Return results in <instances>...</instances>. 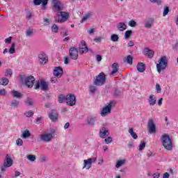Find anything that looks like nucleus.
I'll return each instance as SVG.
<instances>
[{
    "instance_id": "obj_25",
    "label": "nucleus",
    "mask_w": 178,
    "mask_h": 178,
    "mask_svg": "<svg viewBox=\"0 0 178 178\" xmlns=\"http://www.w3.org/2000/svg\"><path fill=\"white\" fill-rule=\"evenodd\" d=\"M126 162L127 161L124 159L117 161L115 163L116 169H119L120 168H122V166H124L126 165Z\"/></svg>"
},
{
    "instance_id": "obj_36",
    "label": "nucleus",
    "mask_w": 178,
    "mask_h": 178,
    "mask_svg": "<svg viewBox=\"0 0 178 178\" xmlns=\"http://www.w3.org/2000/svg\"><path fill=\"white\" fill-rule=\"evenodd\" d=\"M111 40L113 41V42H118V41H119V35L117 34H113L111 36Z\"/></svg>"
},
{
    "instance_id": "obj_58",
    "label": "nucleus",
    "mask_w": 178,
    "mask_h": 178,
    "mask_svg": "<svg viewBox=\"0 0 178 178\" xmlns=\"http://www.w3.org/2000/svg\"><path fill=\"white\" fill-rule=\"evenodd\" d=\"M96 60L97 62H101L102 60V56L101 55H99V54H97L96 56Z\"/></svg>"
},
{
    "instance_id": "obj_1",
    "label": "nucleus",
    "mask_w": 178,
    "mask_h": 178,
    "mask_svg": "<svg viewBox=\"0 0 178 178\" xmlns=\"http://www.w3.org/2000/svg\"><path fill=\"white\" fill-rule=\"evenodd\" d=\"M53 5V10L58 12V14L56 18L58 23H63L69 19V13L66 12H62L63 10V4L59 0H51Z\"/></svg>"
},
{
    "instance_id": "obj_3",
    "label": "nucleus",
    "mask_w": 178,
    "mask_h": 178,
    "mask_svg": "<svg viewBox=\"0 0 178 178\" xmlns=\"http://www.w3.org/2000/svg\"><path fill=\"white\" fill-rule=\"evenodd\" d=\"M116 105V102L111 101L106 104V105L102 108L100 115L102 116V118H105L106 116H108V115H111V113L112 112V109L115 108Z\"/></svg>"
},
{
    "instance_id": "obj_12",
    "label": "nucleus",
    "mask_w": 178,
    "mask_h": 178,
    "mask_svg": "<svg viewBox=\"0 0 178 178\" xmlns=\"http://www.w3.org/2000/svg\"><path fill=\"white\" fill-rule=\"evenodd\" d=\"M105 74L101 72L95 81V86H102L105 83Z\"/></svg>"
},
{
    "instance_id": "obj_34",
    "label": "nucleus",
    "mask_w": 178,
    "mask_h": 178,
    "mask_svg": "<svg viewBox=\"0 0 178 178\" xmlns=\"http://www.w3.org/2000/svg\"><path fill=\"white\" fill-rule=\"evenodd\" d=\"M51 32L52 33H56L59 32V26L58 25H56V24H54L51 26Z\"/></svg>"
},
{
    "instance_id": "obj_7",
    "label": "nucleus",
    "mask_w": 178,
    "mask_h": 178,
    "mask_svg": "<svg viewBox=\"0 0 178 178\" xmlns=\"http://www.w3.org/2000/svg\"><path fill=\"white\" fill-rule=\"evenodd\" d=\"M40 88L42 91H47L48 90V83L44 80L37 81L35 85V90Z\"/></svg>"
},
{
    "instance_id": "obj_32",
    "label": "nucleus",
    "mask_w": 178,
    "mask_h": 178,
    "mask_svg": "<svg viewBox=\"0 0 178 178\" xmlns=\"http://www.w3.org/2000/svg\"><path fill=\"white\" fill-rule=\"evenodd\" d=\"M8 84H9L8 78L2 77L0 79V86H8Z\"/></svg>"
},
{
    "instance_id": "obj_2",
    "label": "nucleus",
    "mask_w": 178,
    "mask_h": 178,
    "mask_svg": "<svg viewBox=\"0 0 178 178\" xmlns=\"http://www.w3.org/2000/svg\"><path fill=\"white\" fill-rule=\"evenodd\" d=\"M161 144L167 151H172L173 148V143H172V139L169 135L164 134L161 138Z\"/></svg>"
},
{
    "instance_id": "obj_27",
    "label": "nucleus",
    "mask_w": 178,
    "mask_h": 178,
    "mask_svg": "<svg viewBox=\"0 0 178 178\" xmlns=\"http://www.w3.org/2000/svg\"><path fill=\"white\" fill-rule=\"evenodd\" d=\"M67 97V95H59L58 97V102H59V104H65V102L66 103Z\"/></svg>"
},
{
    "instance_id": "obj_21",
    "label": "nucleus",
    "mask_w": 178,
    "mask_h": 178,
    "mask_svg": "<svg viewBox=\"0 0 178 178\" xmlns=\"http://www.w3.org/2000/svg\"><path fill=\"white\" fill-rule=\"evenodd\" d=\"M33 3L36 6L41 5L42 3L43 10H45L47 5H48V0H33Z\"/></svg>"
},
{
    "instance_id": "obj_26",
    "label": "nucleus",
    "mask_w": 178,
    "mask_h": 178,
    "mask_svg": "<svg viewBox=\"0 0 178 178\" xmlns=\"http://www.w3.org/2000/svg\"><path fill=\"white\" fill-rule=\"evenodd\" d=\"M117 29L119 31H124L127 29V25L124 22H120L117 25Z\"/></svg>"
},
{
    "instance_id": "obj_16",
    "label": "nucleus",
    "mask_w": 178,
    "mask_h": 178,
    "mask_svg": "<svg viewBox=\"0 0 178 178\" xmlns=\"http://www.w3.org/2000/svg\"><path fill=\"white\" fill-rule=\"evenodd\" d=\"M154 23H155V19L152 17H149L145 20L144 26L145 29H152Z\"/></svg>"
},
{
    "instance_id": "obj_55",
    "label": "nucleus",
    "mask_w": 178,
    "mask_h": 178,
    "mask_svg": "<svg viewBox=\"0 0 178 178\" xmlns=\"http://www.w3.org/2000/svg\"><path fill=\"white\" fill-rule=\"evenodd\" d=\"M26 19H28V20H30V19H31V17H33V14H31V13H30V12H28V13H26Z\"/></svg>"
},
{
    "instance_id": "obj_46",
    "label": "nucleus",
    "mask_w": 178,
    "mask_h": 178,
    "mask_svg": "<svg viewBox=\"0 0 178 178\" xmlns=\"http://www.w3.org/2000/svg\"><path fill=\"white\" fill-rule=\"evenodd\" d=\"M151 3H156V5H162V0H149Z\"/></svg>"
},
{
    "instance_id": "obj_60",
    "label": "nucleus",
    "mask_w": 178,
    "mask_h": 178,
    "mask_svg": "<svg viewBox=\"0 0 178 178\" xmlns=\"http://www.w3.org/2000/svg\"><path fill=\"white\" fill-rule=\"evenodd\" d=\"M21 175H22V173L20 172L15 171V174L13 177H19V176H20Z\"/></svg>"
},
{
    "instance_id": "obj_4",
    "label": "nucleus",
    "mask_w": 178,
    "mask_h": 178,
    "mask_svg": "<svg viewBox=\"0 0 178 178\" xmlns=\"http://www.w3.org/2000/svg\"><path fill=\"white\" fill-rule=\"evenodd\" d=\"M56 131L54 129H51L50 132L41 134L40 136L41 141H44V143H51Z\"/></svg>"
},
{
    "instance_id": "obj_31",
    "label": "nucleus",
    "mask_w": 178,
    "mask_h": 178,
    "mask_svg": "<svg viewBox=\"0 0 178 178\" xmlns=\"http://www.w3.org/2000/svg\"><path fill=\"white\" fill-rule=\"evenodd\" d=\"M94 16L93 13H88L86 15L83 16V19H81V23H84V22H86V20H88V19H91Z\"/></svg>"
},
{
    "instance_id": "obj_10",
    "label": "nucleus",
    "mask_w": 178,
    "mask_h": 178,
    "mask_svg": "<svg viewBox=\"0 0 178 178\" xmlns=\"http://www.w3.org/2000/svg\"><path fill=\"white\" fill-rule=\"evenodd\" d=\"M35 81V79L34 78V76H29L24 79V83L26 86V87H29V88H31V87L34 86Z\"/></svg>"
},
{
    "instance_id": "obj_63",
    "label": "nucleus",
    "mask_w": 178,
    "mask_h": 178,
    "mask_svg": "<svg viewBox=\"0 0 178 178\" xmlns=\"http://www.w3.org/2000/svg\"><path fill=\"white\" fill-rule=\"evenodd\" d=\"M170 176V175H169L168 172H165V173L163 174V178H169Z\"/></svg>"
},
{
    "instance_id": "obj_39",
    "label": "nucleus",
    "mask_w": 178,
    "mask_h": 178,
    "mask_svg": "<svg viewBox=\"0 0 178 178\" xmlns=\"http://www.w3.org/2000/svg\"><path fill=\"white\" fill-rule=\"evenodd\" d=\"M10 106H12L13 108H17L19 106V101L13 100L10 103Z\"/></svg>"
},
{
    "instance_id": "obj_18",
    "label": "nucleus",
    "mask_w": 178,
    "mask_h": 178,
    "mask_svg": "<svg viewBox=\"0 0 178 178\" xmlns=\"http://www.w3.org/2000/svg\"><path fill=\"white\" fill-rule=\"evenodd\" d=\"M49 118L51 120V122H58V118H59V115L58 112L55 110H52L49 113Z\"/></svg>"
},
{
    "instance_id": "obj_17",
    "label": "nucleus",
    "mask_w": 178,
    "mask_h": 178,
    "mask_svg": "<svg viewBox=\"0 0 178 178\" xmlns=\"http://www.w3.org/2000/svg\"><path fill=\"white\" fill-rule=\"evenodd\" d=\"M70 56L72 59L76 60L79 58V51L74 47L70 49Z\"/></svg>"
},
{
    "instance_id": "obj_19",
    "label": "nucleus",
    "mask_w": 178,
    "mask_h": 178,
    "mask_svg": "<svg viewBox=\"0 0 178 178\" xmlns=\"http://www.w3.org/2000/svg\"><path fill=\"white\" fill-rule=\"evenodd\" d=\"M3 165H4V166H6L7 168H10V166H12V165H13V159H12V156H10V155L7 154L6 156Z\"/></svg>"
},
{
    "instance_id": "obj_61",
    "label": "nucleus",
    "mask_w": 178,
    "mask_h": 178,
    "mask_svg": "<svg viewBox=\"0 0 178 178\" xmlns=\"http://www.w3.org/2000/svg\"><path fill=\"white\" fill-rule=\"evenodd\" d=\"M94 33H95V29H90L88 30V33L91 35V34H94Z\"/></svg>"
},
{
    "instance_id": "obj_22",
    "label": "nucleus",
    "mask_w": 178,
    "mask_h": 178,
    "mask_svg": "<svg viewBox=\"0 0 178 178\" xmlns=\"http://www.w3.org/2000/svg\"><path fill=\"white\" fill-rule=\"evenodd\" d=\"M31 137V133L29 129H26L22 131L21 138L23 140H27V138H30Z\"/></svg>"
},
{
    "instance_id": "obj_64",
    "label": "nucleus",
    "mask_w": 178,
    "mask_h": 178,
    "mask_svg": "<svg viewBox=\"0 0 178 178\" xmlns=\"http://www.w3.org/2000/svg\"><path fill=\"white\" fill-rule=\"evenodd\" d=\"M160 174L158 172H156L153 174V178H159Z\"/></svg>"
},
{
    "instance_id": "obj_30",
    "label": "nucleus",
    "mask_w": 178,
    "mask_h": 178,
    "mask_svg": "<svg viewBox=\"0 0 178 178\" xmlns=\"http://www.w3.org/2000/svg\"><path fill=\"white\" fill-rule=\"evenodd\" d=\"M128 133L130 134L131 137L134 138V140H137L138 138V136H137V134L134 132V129L133 128H129Z\"/></svg>"
},
{
    "instance_id": "obj_14",
    "label": "nucleus",
    "mask_w": 178,
    "mask_h": 178,
    "mask_svg": "<svg viewBox=\"0 0 178 178\" xmlns=\"http://www.w3.org/2000/svg\"><path fill=\"white\" fill-rule=\"evenodd\" d=\"M38 60L40 65H47V63L48 62V56L45 53H40L38 55Z\"/></svg>"
},
{
    "instance_id": "obj_8",
    "label": "nucleus",
    "mask_w": 178,
    "mask_h": 178,
    "mask_svg": "<svg viewBox=\"0 0 178 178\" xmlns=\"http://www.w3.org/2000/svg\"><path fill=\"white\" fill-rule=\"evenodd\" d=\"M98 122V115H92L86 118V124L88 126H95Z\"/></svg>"
},
{
    "instance_id": "obj_33",
    "label": "nucleus",
    "mask_w": 178,
    "mask_h": 178,
    "mask_svg": "<svg viewBox=\"0 0 178 178\" xmlns=\"http://www.w3.org/2000/svg\"><path fill=\"white\" fill-rule=\"evenodd\" d=\"M11 94L15 98H22V97H23V95H22L19 91L16 90L11 91Z\"/></svg>"
},
{
    "instance_id": "obj_28",
    "label": "nucleus",
    "mask_w": 178,
    "mask_h": 178,
    "mask_svg": "<svg viewBox=\"0 0 178 178\" xmlns=\"http://www.w3.org/2000/svg\"><path fill=\"white\" fill-rule=\"evenodd\" d=\"M112 72L110 73V76H113L114 74H116V73H118V70H119V65H118V63H114L112 65Z\"/></svg>"
},
{
    "instance_id": "obj_47",
    "label": "nucleus",
    "mask_w": 178,
    "mask_h": 178,
    "mask_svg": "<svg viewBox=\"0 0 178 178\" xmlns=\"http://www.w3.org/2000/svg\"><path fill=\"white\" fill-rule=\"evenodd\" d=\"M33 29H28L26 31V37H31V35H33Z\"/></svg>"
},
{
    "instance_id": "obj_23",
    "label": "nucleus",
    "mask_w": 178,
    "mask_h": 178,
    "mask_svg": "<svg viewBox=\"0 0 178 178\" xmlns=\"http://www.w3.org/2000/svg\"><path fill=\"white\" fill-rule=\"evenodd\" d=\"M144 55L147 56V58H153L154 57V51L149 49V48H145L143 51Z\"/></svg>"
},
{
    "instance_id": "obj_6",
    "label": "nucleus",
    "mask_w": 178,
    "mask_h": 178,
    "mask_svg": "<svg viewBox=\"0 0 178 178\" xmlns=\"http://www.w3.org/2000/svg\"><path fill=\"white\" fill-rule=\"evenodd\" d=\"M95 162H97V157H92L83 160L82 169H86V170H89V169H91L92 163H95Z\"/></svg>"
},
{
    "instance_id": "obj_56",
    "label": "nucleus",
    "mask_w": 178,
    "mask_h": 178,
    "mask_svg": "<svg viewBox=\"0 0 178 178\" xmlns=\"http://www.w3.org/2000/svg\"><path fill=\"white\" fill-rule=\"evenodd\" d=\"M6 44H10L12 42V36H10L9 38H6L5 40Z\"/></svg>"
},
{
    "instance_id": "obj_59",
    "label": "nucleus",
    "mask_w": 178,
    "mask_h": 178,
    "mask_svg": "<svg viewBox=\"0 0 178 178\" xmlns=\"http://www.w3.org/2000/svg\"><path fill=\"white\" fill-rule=\"evenodd\" d=\"M90 92H95L97 91V88L95 86H90Z\"/></svg>"
},
{
    "instance_id": "obj_42",
    "label": "nucleus",
    "mask_w": 178,
    "mask_h": 178,
    "mask_svg": "<svg viewBox=\"0 0 178 178\" xmlns=\"http://www.w3.org/2000/svg\"><path fill=\"white\" fill-rule=\"evenodd\" d=\"M145 145H146L145 142L141 141L139 145V151H143V149L145 148Z\"/></svg>"
},
{
    "instance_id": "obj_37",
    "label": "nucleus",
    "mask_w": 178,
    "mask_h": 178,
    "mask_svg": "<svg viewBox=\"0 0 178 178\" xmlns=\"http://www.w3.org/2000/svg\"><path fill=\"white\" fill-rule=\"evenodd\" d=\"M15 45L16 44H15V42L12 43L11 47L8 51L9 54H16V50L15 49Z\"/></svg>"
},
{
    "instance_id": "obj_15",
    "label": "nucleus",
    "mask_w": 178,
    "mask_h": 178,
    "mask_svg": "<svg viewBox=\"0 0 178 178\" xmlns=\"http://www.w3.org/2000/svg\"><path fill=\"white\" fill-rule=\"evenodd\" d=\"M53 74L54 77H57V79H60L63 75V69L60 67H56L54 69Z\"/></svg>"
},
{
    "instance_id": "obj_45",
    "label": "nucleus",
    "mask_w": 178,
    "mask_h": 178,
    "mask_svg": "<svg viewBox=\"0 0 178 178\" xmlns=\"http://www.w3.org/2000/svg\"><path fill=\"white\" fill-rule=\"evenodd\" d=\"M127 63H129V65H132L133 64V57L130 55H129L127 57Z\"/></svg>"
},
{
    "instance_id": "obj_51",
    "label": "nucleus",
    "mask_w": 178,
    "mask_h": 178,
    "mask_svg": "<svg viewBox=\"0 0 178 178\" xmlns=\"http://www.w3.org/2000/svg\"><path fill=\"white\" fill-rule=\"evenodd\" d=\"M43 119H44V118H42L41 116L38 117L35 120L36 124H40V123H42Z\"/></svg>"
},
{
    "instance_id": "obj_29",
    "label": "nucleus",
    "mask_w": 178,
    "mask_h": 178,
    "mask_svg": "<svg viewBox=\"0 0 178 178\" xmlns=\"http://www.w3.org/2000/svg\"><path fill=\"white\" fill-rule=\"evenodd\" d=\"M136 69L140 73H143V72H145V65L143 63H139L137 65Z\"/></svg>"
},
{
    "instance_id": "obj_57",
    "label": "nucleus",
    "mask_w": 178,
    "mask_h": 178,
    "mask_svg": "<svg viewBox=\"0 0 178 178\" xmlns=\"http://www.w3.org/2000/svg\"><path fill=\"white\" fill-rule=\"evenodd\" d=\"M51 83L55 84V83H58V77L55 76L51 79Z\"/></svg>"
},
{
    "instance_id": "obj_62",
    "label": "nucleus",
    "mask_w": 178,
    "mask_h": 178,
    "mask_svg": "<svg viewBox=\"0 0 178 178\" xmlns=\"http://www.w3.org/2000/svg\"><path fill=\"white\" fill-rule=\"evenodd\" d=\"M93 41H95L97 43L101 42V37L95 38Z\"/></svg>"
},
{
    "instance_id": "obj_52",
    "label": "nucleus",
    "mask_w": 178,
    "mask_h": 178,
    "mask_svg": "<svg viewBox=\"0 0 178 178\" xmlns=\"http://www.w3.org/2000/svg\"><path fill=\"white\" fill-rule=\"evenodd\" d=\"M6 94H8V92H6V90H5V89L0 90V96L1 97H5V95H6Z\"/></svg>"
},
{
    "instance_id": "obj_35",
    "label": "nucleus",
    "mask_w": 178,
    "mask_h": 178,
    "mask_svg": "<svg viewBox=\"0 0 178 178\" xmlns=\"http://www.w3.org/2000/svg\"><path fill=\"white\" fill-rule=\"evenodd\" d=\"M26 159H28V161H29L30 162H35L37 158L35 157V155L29 154L26 156Z\"/></svg>"
},
{
    "instance_id": "obj_54",
    "label": "nucleus",
    "mask_w": 178,
    "mask_h": 178,
    "mask_svg": "<svg viewBox=\"0 0 178 178\" xmlns=\"http://www.w3.org/2000/svg\"><path fill=\"white\" fill-rule=\"evenodd\" d=\"M43 22L45 26H49V24H51V20H49L48 18H44Z\"/></svg>"
},
{
    "instance_id": "obj_49",
    "label": "nucleus",
    "mask_w": 178,
    "mask_h": 178,
    "mask_svg": "<svg viewBox=\"0 0 178 178\" xmlns=\"http://www.w3.org/2000/svg\"><path fill=\"white\" fill-rule=\"evenodd\" d=\"M169 13V7H165L163 10V16H167V15H168Z\"/></svg>"
},
{
    "instance_id": "obj_44",
    "label": "nucleus",
    "mask_w": 178,
    "mask_h": 178,
    "mask_svg": "<svg viewBox=\"0 0 178 178\" xmlns=\"http://www.w3.org/2000/svg\"><path fill=\"white\" fill-rule=\"evenodd\" d=\"M34 115V112L31 111H28L25 113V116H26V118H31V116Z\"/></svg>"
},
{
    "instance_id": "obj_41",
    "label": "nucleus",
    "mask_w": 178,
    "mask_h": 178,
    "mask_svg": "<svg viewBox=\"0 0 178 178\" xmlns=\"http://www.w3.org/2000/svg\"><path fill=\"white\" fill-rule=\"evenodd\" d=\"M16 145H17V147H22V145H23V139L22 138L17 139Z\"/></svg>"
},
{
    "instance_id": "obj_43",
    "label": "nucleus",
    "mask_w": 178,
    "mask_h": 178,
    "mask_svg": "<svg viewBox=\"0 0 178 178\" xmlns=\"http://www.w3.org/2000/svg\"><path fill=\"white\" fill-rule=\"evenodd\" d=\"M128 24L130 27H136V26H137V22L134 20H131L129 22Z\"/></svg>"
},
{
    "instance_id": "obj_48",
    "label": "nucleus",
    "mask_w": 178,
    "mask_h": 178,
    "mask_svg": "<svg viewBox=\"0 0 178 178\" xmlns=\"http://www.w3.org/2000/svg\"><path fill=\"white\" fill-rule=\"evenodd\" d=\"M26 105H29V106H32V105H33L34 102H33V100L30 98H28L26 101Z\"/></svg>"
},
{
    "instance_id": "obj_40",
    "label": "nucleus",
    "mask_w": 178,
    "mask_h": 178,
    "mask_svg": "<svg viewBox=\"0 0 178 178\" xmlns=\"http://www.w3.org/2000/svg\"><path fill=\"white\" fill-rule=\"evenodd\" d=\"M12 74H13V72L10 69L6 70V76L7 77H12Z\"/></svg>"
},
{
    "instance_id": "obj_5",
    "label": "nucleus",
    "mask_w": 178,
    "mask_h": 178,
    "mask_svg": "<svg viewBox=\"0 0 178 178\" xmlns=\"http://www.w3.org/2000/svg\"><path fill=\"white\" fill-rule=\"evenodd\" d=\"M167 66H168V58H166V56H161L159 60V63L156 64V69H157L158 73H161L162 70H165Z\"/></svg>"
},
{
    "instance_id": "obj_11",
    "label": "nucleus",
    "mask_w": 178,
    "mask_h": 178,
    "mask_svg": "<svg viewBox=\"0 0 178 178\" xmlns=\"http://www.w3.org/2000/svg\"><path fill=\"white\" fill-rule=\"evenodd\" d=\"M147 127L149 130V133L150 134H153L154 133H156V126L154 122V120L149 119L147 122Z\"/></svg>"
},
{
    "instance_id": "obj_53",
    "label": "nucleus",
    "mask_w": 178,
    "mask_h": 178,
    "mask_svg": "<svg viewBox=\"0 0 178 178\" xmlns=\"http://www.w3.org/2000/svg\"><path fill=\"white\" fill-rule=\"evenodd\" d=\"M156 91L158 94L161 93V91H162V89L161 88V86L158 83L156 84Z\"/></svg>"
},
{
    "instance_id": "obj_50",
    "label": "nucleus",
    "mask_w": 178,
    "mask_h": 178,
    "mask_svg": "<svg viewBox=\"0 0 178 178\" xmlns=\"http://www.w3.org/2000/svg\"><path fill=\"white\" fill-rule=\"evenodd\" d=\"M104 141L106 144H111V143H112L113 141L112 137H107L106 138L104 139Z\"/></svg>"
},
{
    "instance_id": "obj_38",
    "label": "nucleus",
    "mask_w": 178,
    "mask_h": 178,
    "mask_svg": "<svg viewBox=\"0 0 178 178\" xmlns=\"http://www.w3.org/2000/svg\"><path fill=\"white\" fill-rule=\"evenodd\" d=\"M133 31L131 30L127 31L124 33V38L125 40H129L131 36Z\"/></svg>"
},
{
    "instance_id": "obj_13",
    "label": "nucleus",
    "mask_w": 178,
    "mask_h": 178,
    "mask_svg": "<svg viewBox=\"0 0 178 178\" xmlns=\"http://www.w3.org/2000/svg\"><path fill=\"white\" fill-rule=\"evenodd\" d=\"M110 134L109 129L106 126L103 125L99 131V137L101 138H105V137H108Z\"/></svg>"
},
{
    "instance_id": "obj_20",
    "label": "nucleus",
    "mask_w": 178,
    "mask_h": 178,
    "mask_svg": "<svg viewBox=\"0 0 178 178\" xmlns=\"http://www.w3.org/2000/svg\"><path fill=\"white\" fill-rule=\"evenodd\" d=\"M79 52L80 54H87L88 52V47L87 44H86V41L82 40L79 47Z\"/></svg>"
},
{
    "instance_id": "obj_9",
    "label": "nucleus",
    "mask_w": 178,
    "mask_h": 178,
    "mask_svg": "<svg viewBox=\"0 0 178 178\" xmlns=\"http://www.w3.org/2000/svg\"><path fill=\"white\" fill-rule=\"evenodd\" d=\"M65 104L68 106H74V105H76V96L73 94L67 95Z\"/></svg>"
},
{
    "instance_id": "obj_24",
    "label": "nucleus",
    "mask_w": 178,
    "mask_h": 178,
    "mask_svg": "<svg viewBox=\"0 0 178 178\" xmlns=\"http://www.w3.org/2000/svg\"><path fill=\"white\" fill-rule=\"evenodd\" d=\"M148 102H149V105H150L151 106H154V105L156 104V96L154 95H151L149 97Z\"/></svg>"
}]
</instances>
